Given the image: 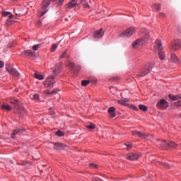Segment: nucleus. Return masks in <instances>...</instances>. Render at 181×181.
Instances as JSON below:
<instances>
[{
  "label": "nucleus",
  "mask_w": 181,
  "mask_h": 181,
  "mask_svg": "<svg viewBox=\"0 0 181 181\" xmlns=\"http://www.w3.org/2000/svg\"><path fill=\"white\" fill-rule=\"evenodd\" d=\"M141 36L143 37L141 39H138L133 42V47H136L137 46H144L148 43V40H149V31L148 29H144L142 30Z\"/></svg>",
  "instance_id": "nucleus-1"
},
{
  "label": "nucleus",
  "mask_w": 181,
  "mask_h": 181,
  "mask_svg": "<svg viewBox=\"0 0 181 181\" xmlns=\"http://www.w3.org/2000/svg\"><path fill=\"white\" fill-rule=\"evenodd\" d=\"M152 69H153V64L151 62L147 63L144 70L138 75L139 77H145L146 74H149L151 71H152Z\"/></svg>",
  "instance_id": "nucleus-2"
},
{
  "label": "nucleus",
  "mask_w": 181,
  "mask_h": 181,
  "mask_svg": "<svg viewBox=\"0 0 181 181\" xmlns=\"http://www.w3.org/2000/svg\"><path fill=\"white\" fill-rule=\"evenodd\" d=\"M155 43L154 49L155 50H158V57L160 60H163L165 59V52L162 51V43L159 40H157Z\"/></svg>",
  "instance_id": "nucleus-3"
},
{
  "label": "nucleus",
  "mask_w": 181,
  "mask_h": 181,
  "mask_svg": "<svg viewBox=\"0 0 181 181\" xmlns=\"http://www.w3.org/2000/svg\"><path fill=\"white\" fill-rule=\"evenodd\" d=\"M132 135L134 136H139V138H144L145 141H152L153 136L152 135L141 133L140 132L133 131Z\"/></svg>",
  "instance_id": "nucleus-4"
},
{
  "label": "nucleus",
  "mask_w": 181,
  "mask_h": 181,
  "mask_svg": "<svg viewBox=\"0 0 181 181\" xmlns=\"http://www.w3.org/2000/svg\"><path fill=\"white\" fill-rule=\"evenodd\" d=\"M135 33V28L130 27L119 35V37H129Z\"/></svg>",
  "instance_id": "nucleus-5"
},
{
  "label": "nucleus",
  "mask_w": 181,
  "mask_h": 181,
  "mask_svg": "<svg viewBox=\"0 0 181 181\" xmlns=\"http://www.w3.org/2000/svg\"><path fill=\"white\" fill-rule=\"evenodd\" d=\"M53 80H54V75H51L48 78H47L46 81L43 83L45 88H52V87L54 84V81H53Z\"/></svg>",
  "instance_id": "nucleus-6"
},
{
  "label": "nucleus",
  "mask_w": 181,
  "mask_h": 181,
  "mask_svg": "<svg viewBox=\"0 0 181 181\" xmlns=\"http://www.w3.org/2000/svg\"><path fill=\"white\" fill-rule=\"evenodd\" d=\"M141 158V154L139 153H129L126 156V158L128 160H137Z\"/></svg>",
  "instance_id": "nucleus-7"
},
{
  "label": "nucleus",
  "mask_w": 181,
  "mask_h": 181,
  "mask_svg": "<svg viewBox=\"0 0 181 181\" xmlns=\"http://www.w3.org/2000/svg\"><path fill=\"white\" fill-rule=\"evenodd\" d=\"M6 70H7V71L10 74H11V76H14V77H19L21 76V74H19V72H18V71H16V69H15V68H13L9 65H8L6 67Z\"/></svg>",
  "instance_id": "nucleus-8"
},
{
  "label": "nucleus",
  "mask_w": 181,
  "mask_h": 181,
  "mask_svg": "<svg viewBox=\"0 0 181 181\" xmlns=\"http://www.w3.org/2000/svg\"><path fill=\"white\" fill-rule=\"evenodd\" d=\"M3 15L4 16H8L9 18V19L7 21V25H12V22H16V21H13L15 16L12 15V13L8 11H4Z\"/></svg>",
  "instance_id": "nucleus-9"
},
{
  "label": "nucleus",
  "mask_w": 181,
  "mask_h": 181,
  "mask_svg": "<svg viewBox=\"0 0 181 181\" xmlns=\"http://www.w3.org/2000/svg\"><path fill=\"white\" fill-rule=\"evenodd\" d=\"M104 33H105V31L103 28H100L96 31L94 32L93 34V37L95 39H101L103 36H104Z\"/></svg>",
  "instance_id": "nucleus-10"
},
{
  "label": "nucleus",
  "mask_w": 181,
  "mask_h": 181,
  "mask_svg": "<svg viewBox=\"0 0 181 181\" xmlns=\"http://www.w3.org/2000/svg\"><path fill=\"white\" fill-rule=\"evenodd\" d=\"M169 106V104L165 99H161L160 101L158 102L157 103V107L160 110H165L166 109L167 107Z\"/></svg>",
  "instance_id": "nucleus-11"
},
{
  "label": "nucleus",
  "mask_w": 181,
  "mask_h": 181,
  "mask_svg": "<svg viewBox=\"0 0 181 181\" xmlns=\"http://www.w3.org/2000/svg\"><path fill=\"white\" fill-rule=\"evenodd\" d=\"M170 60L173 63H179L180 64H181V61L179 59V57H177V55H176V54H174V53L171 54Z\"/></svg>",
  "instance_id": "nucleus-12"
},
{
  "label": "nucleus",
  "mask_w": 181,
  "mask_h": 181,
  "mask_svg": "<svg viewBox=\"0 0 181 181\" xmlns=\"http://www.w3.org/2000/svg\"><path fill=\"white\" fill-rule=\"evenodd\" d=\"M64 148H66L65 144H60V143H54L53 149L55 151H59V149H64Z\"/></svg>",
  "instance_id": "nucleus-13"
},
{
  "label": "nucleus",
  "mask_w": 181,
  "mask_h": 181,
  "mask_svg": "<svg viewBox=\"0 0 181 181\" xmlns=\"http://www.w3.org/2000/svg\"><path fill=\"white\" fill-rule=\"evenodd\" d=\"M60 70H62V62H59L56 65L55 69L53 71V74L56 76V74H59L60 73Z\"/></svg>",
  "instance_id": "nucleus-14"
},
{
  "label": "nucleus",
  "mask_w": 181,
  "mask_h": 181,
  "mask_svg": "<svg viewBox=\"0 0 181 181\" xmlns=\"http://www.w3.org/2000/svg\"><path fill=\"white\" fill-rule=\"evenodd\" d=\"M76 5H77V1L72 0L67 4L66 8H67V9H71V8H74V6H76Z\"/></svg>",
  "instance_id": "nucleus-15"
},
{
  "label": "nucleus",
  "mask_w": 181,
  "mask_h": 181,
  "mask_svg": "<svg viewBox=\"0 0 181 181\" xmlns=\"http://www.w3.org/2000/svg\"><path fill=\"white\" fill-rule=\"evenodd\" d=\"M66 67H68V69H69V70H71L74 69V67H76V64H74V62H71V61L70 60H66Z\"/></svg>",
  "instance_id": "nucleus-16"
},
{
  "label": "nucleus",
  "mask_w": 181,
  "mask_h": 181,
  "mask_svg": "<svg viewBox=\"0 0 181 181\" xmlns=\"http://www.w3.org/2000/svg\"><path fill=\"white\" fill-rule=\"evenodd\" d=\"M168 98H170V100H172V101H177V100H181V94L176 95H169Z\"/></svg>",
  "instance_id": "nucleus-17"
},
{
  "label": "nucleus",
  "mask_w": 181,
  "mask_h": 181,
  "mask_svg": "<svg viewBox=\"0 0 181 181\" xmlns=\"http://www.w3.org/2000/svg\"><path fill=\"white\" fill-rule=\"evenodd\" d=\"M107 112H109V114H110V118H114L115 117V115H117L116 114H115V108L114 107H110L109 109H108V110H107Z\"/></svg>",
  "instance_id": "nucleus-18"
},
{
  "label": "nucleus",
  "mask_w": 181,
  "mask_h": 181,
  "mask_svg": "<svg viewBox=\"0 0 181 181\" xmlns=\"http://www.w3.org/2000/svg\"><path fill=\"white\" fill-rule=\"evenodd\" d=\"M18 114H20L21 117H23L25 115V108L23 107H19L17 109Z\"/></svg>",
  "instance_id": "nucleus-19"
},
{
  "label": "nucleus",
  "mask_w": 181,
  "mask_h": 181,
  "mask_svg": "<svg viewBox=\"0 0 181 181\" xmlns=\"http://www.w3.org/2000/svg\"><path fill=\"white\" fill-rule=\"evenodd\" d=\"M35 78H37V80H43L45 78V76L43 75L39 74V72H35L34 74Z\"/></svg>",
  "instance_id": "nucleus-20"
},
{
  "label": "nucleus",
  "mask_w": 181,
  "mask_h": 181,
  "mask_svg": "<svg viewBox=\"0 0 181 181\" xmlns=\"http://www.w3.org/2000/svg\"><path fill=\"white\" fill-rule=\"evenodd\" d=\"M168 142H166V140H164L163 141H160L159 145L160 148H164V149H168Z\"/></svg>",
  "instance_id": "nucleus-21"
},
{
  "label": "nucleus",
  "mask_w": 181,
  "mask_h": 181,
  "mask_svg": "<svg viewBox=\"0 0 181 181\" xmlns=\"http://www.w3.org/2000/svg\"><path fill=\"white\" fill-rule=\"evenodd\" d=\"M70 55L67 54V49H66L60 56V59H69Z\"/></svg>",
  "instance_id": "nucleus-22"
},
{
  "label": "nucleus",
  "mask_w": 181,
  "mask_h": 181,
  "mask_svg": "<svg viewBox=\"0 0 181 181\" xmlns=\"http://www.w3.org/2000/svg\"><path fill=\"white\" fill-rule=\"evenodd\" d=\"M1 109L4 110L5 111H11L12 110V107L9 106L8 105H3L1 106Z\"/></svg>",
  "instance_id": "nucleus-23"
},
{
  "label": "nucleus",
  "mask_w": 181,
  "mask_h": 181,
  "mask_svg": "<svg viewBox=\"0 0 181 181\" xmlns=\"http://www.w3.org/2000/svg\"><path fill=\"white\" fill-rule=\"evenodd\" d=\"M167 145L168 146V148H173L175 149V148H176L177 146V144H176V143L172 142V141L169 142Z\"/></svg>",
  "instance_id": "nucleus-24"
},
{
  "label": "nucleus",
  "mask_w": 181,
  "mask_h": 181,
  "mask_svg": "<svg viewBox=\"0 0 181 181\" xmlns=\"http://www.w3.org/2000/svg\"><path fill=\"white\" fill-rule=\"evenodd\" d=\"M22 54H27L28 56H33V52H32V50L28 49L23 52Z\"/></svg>",
  "instance_id": "nucleus-25"
},
{
  "label": "nucleus",
  "mask_w": 181,
  "mask_h": 181,
  "mask_svg": "<svg viewBox=\"0 0 181 181\" xmlns=\"http://www.w3.org/2000/svg\"><path fill=\"white\" fill-rule=\"evenodd\" d=\"M40 47H42V45L41 44H37L35 45H33L32 49H33V50L36 51V50H39V49H40Z\"/></svg>",
  "instance_id": "nucleus-26"
},
{
  "label": "nucleus",
  "mask_w": 181,
  "mask_h": 181,
  "mask_svg": "<svg viewBox=\"0 0 181 181\" xmlns=\"http://www.w3.org/2000/svg\"><path fill=\"white\" fill-rule=\"evenodd\" d=\"M139 110H141V111H144V112L148 111V107H146V105H139Z\"/></svg>",
  "instance_id": "nucleus-27"
},
{
  "label": "nucleus",
  "mask_w": 181,
  "mask_h": 181,
  "mask_svg": "<svg viewBox=\"0 0 181 181\" xmlns=\"http://www.w3.org/2000/svg\"><path fill=\"white\" fill-rule=\"evenodd\" d=\"M21 132V130L19 129H17L16 130H13L12 134H11V138H15V135L19 134Z\"/></svg>",
  "instance_id": "nucleus-28"
},
{
  "label": "nucleus",
  "mask_w": 181,
  "mask_h": 181,
  "mask_svg": "<svg viewBox=\"0 0 181 181\" xmlns=\"http://www.w3.org/2000/svg\"><path fill=\"white\" fill-rule=\"evenodd\" d=\"M161 6H162L160 5V4H154L153 8L154 9H156V11H160Z\"/></svg>",
  "instance_id": "nucleus-29"
},
{
  "label": "nucleus",
  "mask_w": 181,
  "mask_h": 181,
  "mask_svg": "<svg viewBox=\"0 0 181 181\" xmlns=\"http://www.w3.org/2000/svg\"><path fill=\"white\" fill-rule=\"evenodd\" d=\"M88 129H94L95 128V124L90 123V124L86 125Z\"/></svg>",
  "instance_id": "nucleus-30"
},
{
  "label": "nucleus",
  "mask_w": 181,
  "mask_h": 181,
  "mask_svg": "<svg viewBox=\"0 0 181 181\" xmlns=\"http://www.w3.org/2000/svg\"><path fill=\"white\" fill-rule=\"evenodd\" d=\"M57 47H58L57 44H53L51 47L50 52H55Z\"/></svg>",
  "instance_id": "nucleus-31"
},
{
  "label": "nucleus",
  "mask_w": 181,
  "mask_h": 181,
  "mask_svg": "<svg viewBox=\"0 0 181 181\" xmlns=\"http://www.w3.org/2000/svg\"><path fill=\"white\" fill-rule=\"evenodd\" d=\"M88 84H90V81L84 80V81H82L81 82V86L83 87H86V86H88Z\"/></svg>",
  "instance_id": "nucleus-32"
},
{
  "label": "nucleus",
  "mask_w": 181,
  "mask_h": 181,
  "mask_svg": "<svg viewBox=\"0 0 181 181\" xmlns=\"http://www.w3.org/2000/svg\"><path fill=\"white\" fill-rule=\"evenodd\" d=\"M44 94H45L46 95H50L51 94L52 95V94H56V90H54V91H52V93H50V91H49V90H45L44 91Z\"/></svg>",
  "instance_id": "nucleus-33"
},
{
  "label": "nucleus",
  "mask_w": 181,
  "mask_h": 181,
  "mask_svg": "<svg viewBox=\"0 0 181 181\" xmlns=\"http://www.w3.org/2000/svg\"><path fill=\"white\" fill-rule=\"evenodd\" d=\"M10 103L11 104H14V105H19V100H12Z\"/></svg>",
  "instance_id": "nucleus-34"
},
{
  "label": "nucleus",
  "mask_w": 181,
  "mask_h": 181,
  "mask_svg": "<svg viewBox=\"0 0 181 181\" xmlns=\"http://www.w3.org/2000/svg\"><path fill=\"white\" fill-rule=\"evenodd\" d=\"M56 135H57V136H64V133L62 131H57Z\"/></svg>",
  "instance_id": "nucleus-35"
},
{
  "label": "nucleus",
  "mask_w": 181,
  "mask_h": 181,
  "mask_svg": "<svg viewBox=\"0 0 181 181\" xmlns=\"http://www.w3.org/2000/svg\"><path fill=\"white\" fill-rule=\"evenodd\" d=\"M81 4H83L84 8H90V5L86 4V0H81Z\"/></svg>",
  "instance_id": "nucleus-36"
},
{
  "label": "nucleus",
  "mask_w": 181,
  "mask_h": 181,
  "mask_svg": "<svg viewBox=\"0 0 181 181\" xmlns=\"http://www.w3.org/2000/svg\"><path fill=\"white\" fill-rule=\"evenodd\" d=\"M161 165H163V166H164L165 168H167V169H170V165L168 163H160Z\"/></svg>",
  "instance_id": "nucleus-37"
},
{
  "label": "nucleus",
  "mask_w": 181,
  "mask_h": 181,
  "mask_svg": "<svg viewBox=\"0 0 181 181\" xmlns=\"http://www.w3.org/2000/svg\"><path fill=\"white\" fill-rule=\"evenodd\" d=\"M118 104H120V105H125V102H124V100H117Z\"/></svg>",
  "instance_id": "nucleus-38"
},
{
  "label": "nucleus",
  "mask_w": 181,
  "mask_h": 181,
  "mask_svg": "<svg viewBox=\"0 0 181 181\" xmlns=\"http://www.w3.org/2000/svg\"><path fill=\"white\" fill-rule=\"evenodd\" d=\"M90 168H92L93 169H97V165L90 163L89 165Z\"/></svg>",
  "instance_id": "nucleus-39"
},
{
  "label": "nucleus",
  "mask_w": 181,
  "mask_h": 181,
  "mask_svg": "<svg viewBox=\"0 0 181 181\" xmlns=\"http://www.w3.org/2000/svg\"><path fill=\"white\" fill-rule=\"evenodd\" d=\"M75 70L76 71H80L81 70V66L80 65L76 66Z\"/></svg>",
  "instance_id": "nucleus-40"
},
{
  "label": "nucleus",
  "mask_w": 181,
  "mask_h": 181,
  "mask_svg": "<svg viewBox=\"0 0 181 181\" xmlns=\"http://www.w3.org/2000/svg\"><path fill=\"white\" fill-rule=\"evenodd\" d=\"M33 98L36 100H39V95L37 94L33 95Z\"/></svg>",
  "instance_id": "nucleus-41"
},
{
  "label": "nucleus",
  "mask_w": 181,
  "mask_h": 181,
  "mask_svg": "<svg viewBox=\"0 0 181 181\" xmlns=\"http://www.w3.org/2000/svg\"><path fill=\"white\" fill-rule=\"evenodd\" d=\"M175 105H177L178 107H181V100L175 103Z\"/></svg>",
  "instance_id": "nucleus-42"
},
{
  "label": "nucleus",
  "mask_w": 181,
  "mask_h": 181,
  "mask_svg": "<svg viewBox=\"0 0 181 181\" xmlns=\"http://www.w3.org/2000/svg\"><path fill=\"white\" fill-rule=\"evenodd\" d=\"M63 2H64V0H59L58 5H63Z\"/></svg>",
  "instance_id": "nucleus-43"
},
{
  "label": "nucleus",
  "mask_w": 181,
  "mask_h": 181,
  "mask_svg": "<svg viewBox=\"0 0 181 181\" xmlns=\"http://www.w3.org/2000/svg\"><path fill=\"white\" fill-rule=\"evenodd\" d=\"M159 18H165V13H159Z\"/></svg>",
  "instance_id": "nucleus-44"
},
{
  "label": "nucleus",
  "mask_w": 181,
  "mask_h": 181,
  "mask_svg": "<svg viewBox=\"0 0 181 181\" xmlns=\"http://www.w3.org/2000/svg\"><path fill=\"white\" fill-rule=\"evenodd\" d=\"M4 67V62L0 61V69H2Z\"/></svg>",
  "instance_id": "nucleus-45"
},
{
  "label": "nucleus",
  "mask_w": 181,
  "mask_h": 181,
  "mask_svg": "<svg viewBox=\"0 0 181 181\" xmlns=\"http://www.w3.org/2000/svg\"><path fill=\"white\" fill-rule=\"evenodd\" d=\"M132 110H134V111H137V110H138V107H136V106H132Z\"/></svg>",
  "instance_id": "nucleus-46"
},
{
  "label": "nucleus",
  "mask_w": 181,
  "mask_h": 181,
  "mask_svg": "<svg viewBox=\"0 0 181 181\" xmlns=\"http://www.w3.org/2000/svg\"><path fill=\"white\" fill-rule=\"evenodd\" d=\"M126 146H127V148H132V144H127Z\"/></svg>",
  "instance_id": "nucleus-47"
},
{
  "label": "nucleus",
  "mask_w": 181,
  "mask_h": 181,
  "mask_svg": "<svg viewBox=\"0 0 181 181\" xmlns=\"http://www.w3.org/2000/svg\"><path fill=\"white\" fill-rule=\"evenodd\" d=\"M123 101H124V104H126V103H128L129 100L125 98V99H123Z\"/></svg>",
  "instance_id": "nucleus-48"
},
{
  "label": "nucleus",
  "mask_w": 181,
  "mask_h": 181,
  "mask_svg": "<svg viewBox=\"0 0 181 181\" xmlns=\"http://www.w3.org/2000/svg\"><path fill=\"white\" fill-rule=\"evenodd\" d=\"M173 50H176L177 49V47H176V45L173 46Z\"/></svg>",
  "instance_id": "nucleus-49"
},
{
  "label": "nucleus",
  "mask_w": 181,
  "mask_h": 181,
  "mask_svg": "<svg viewBox=\"0 0 181 181\" xmlns=\"http://www.w3.org/2000/svg\"><path fill=\"white\" fill-rule=\"evenodd\" d=\"M117 80H118V77L114 78L115 81H117Z\"/></svg>",
  "instance_id": "nucleus-50"
}]
</instances>
